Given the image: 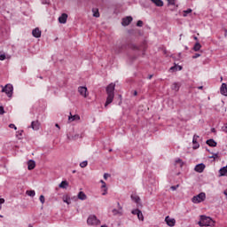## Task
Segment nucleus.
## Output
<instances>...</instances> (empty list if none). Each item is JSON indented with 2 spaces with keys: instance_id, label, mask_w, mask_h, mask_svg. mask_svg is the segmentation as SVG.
Instances as JSON below:
<instances>
[{
  "instance_id": "1a4fd4ad",
  "label": "nucleus",
  "mask_w": 227,
  "mask_h": 227,
  "mask_svg": "<svg viewBox=\"0 0 227 227\" xmlns=\"http://www.w3.org/2000/svg\"><path fill=\"white\" fill-rule=\"evenodd\" d=\"M79 120H81V116H79V114L72 115V113H70L68 116L69 123H72V121H79Z\"/></svg>"
},
{
  "instance_id": "f03ea898",
  "label": "nucleus",
  "mask_w": 227,
  "mask_h": 227,
  "mask_svg": "<svg viewBox=\"0 0 227 227\" xmlns=\"http://www.w3.org/2000/svg\"><path fill=\"white\" fill-rule=\"evenodd\" d=\"M199 226H212L214 224V220L210 218V216L201 215L200 220L198 223Z\"/></svg>"
},
{
  "instance_id": "423d86ee",
  "label": "nucleus",
  "mask_w": 227,
  "mask_h": 227,
  "mask_svg": "<svg viewBox=\"0 0 227 227\" xmlns=\"http://www.w3.org/2000/svg\"><path fill=\"white\" fill-rule=\"evenodd\" d=\"M78 93L81 95V97H83V98H87L88 95H90L86 86L78 87Z\"/></svg>"
},
{
  "instance_id": "9d476101",
  "label": "nucleus",
  "mask_w": 227,
  "mask_h": 227,
  "mask_svg": "<svg viewBox=\"0 0 227 227\" xmlns=\"http://www.w3.org/2000/svg\"><path fill=\"white\" fill-rule=\"evenodd\" d=\"M200 138V136L194 135L192 138V144H193V149L197 150V148H200V144L198 143V139Z\"/></svg>"
},
{
  "instance_id": "bb28decb",
  "label": "nucleus",
  "mask_w": 227,
  "mask_h": 227,
  "mask_svg": "<svg viewBox=\"0 0 227 227\" xmlns=\"http://www.w3.org/2000/svg\"><path fill=\"white\" fill-rule=\"evenodd\" d=\"M200 49H201V44L200 43V42H197L193 46V51H195V52H198V51H200Z\"/></svg>"
},
{
  "instance_id": "7c9ffc66",
  "label": "nucleus",
  "mask_w": 227,
  "mask_h": 227,
  "mask_svg": "<svg viewBox=\"0 0 227 227\" xmlns=\"http://www.w3.org/2000/svg\"><path fill=\"white\" fill-rule=\"evenodd\" d=\"M93 17L98 18L100 17V13L98 12V10L93 9Z\"/></svg>"
},
{
  "instance_id": "5701e85b",
  "label": "nucleus",
  "mask_w": 227,
  "mask_h": 227,
  "mask_svg": "<svg viewBox=\"0 0 227 227\" xmlns=\"http://www.w3.org/2000/svg\"><path fill=\"white\" fill-rule=\"evenodd\" d=\"M169 70H170V72H178V71L182 70V66L176 65L174 67H171Z\"/></svg>"
},
{
  "instance_id": "f3484780",
  "label": "nucleus",
  "mask_w": 227,
  "mask_h": 227,
  "mask_svg": "<svg viewBox=\"0 0 227 227\" xmlns=\"http://www.w3.org/2000/svg\"><path fill=\"white\" fill-rule=\"evenodd\" d=\"M100 182L102 184L101 188L104 189L102 192V196H106V194H107V185L106 184V182H104V180H101Z\"/></svg>"
},
{
  "instance_id": "3c124183",
  "label": "nucleus",
  "mask_w": 227,
  "mask_h": 227,
  "mask_svg": "<svg viewBox=\"0 0 227 227\" xmlns=\"http://www.w3.org/2000/svg\"><path fill=\"white\" fill-rule=\"evenodd\" d=\"M203 88V86H199L198 90H201Z\"/></svg>"
},
{
  "instance_id": "b1692460",
  "label": "nucleus",
  "mask_w": 227,
  "mask_h": 227,
  "mask_svg": "<svg viewBox=\"0 0 227 227\" xmlns=\"http://www.w3.org/2000/svg\"><path fill=\"white\" fill-rule=\"evenodd\" d=\"M207 145H208V146H217V142H215L214 139H209V140H207Z\"/></svg>"
},
{
  "instance_id": "c9c22d12",
  "label": "nucleus",
  "mask_w": 227,
  "mask_h": 227,
  "mask_svg": "<svg viewBox=\"0 0 227 227\" xmlns=\"http://www.w3.org/2000/svg\"><path fill=\"white\" fill-rule=\"evenodd\" d=\"M39 200L41 201L42 205H43V203H45V197L43 195H41L39 197Z\"/></svg>"
},
{
  "instance_id": "a18cd8bd",
  "label": "nucleus",
  "mask_w": 227,
  "mask_h": 227,
  "mask_svg": "<svg viewBox=\"0 0 227 227\" xmlns=\"http://www.w3.org/2000/svg\"><path fill=\"white\" fill-rule=\"evenodd\" d=\"M109 174H107V173H105L104 174V178H105V180H107V178H109Z\"/></svg>"
},
{
  "instance_id": "4d7b16f0",
  "label": "nucleus",
  "mask_w": 227,
  "mask_h": 227,
  "mask_svg": "<svg viewBox=\"0 0 227 227\" xmlns=\"http://www.w3.org/2000/svg\"><path fill=\"white\" fill-rule=\"evenodd\" d=\"M1 208H3V207H2V206H0V210H1Z\"/></svg>"
},
{
  "instance_id": "f257e3e1",
  "label": "nucleus",
  "mask_w": 227,
  "mask_h": 227,
  "mask_svg": "<svg viewBox=\"0 0 227 227\" xmlns=\"http://www.w3.org/2000/svg\"><path fill=\"white\" fill-rule=\"evenodd\" d=\"M116 88V84L110 83L106 88V91L107 94L106 101L105 104V107H107L109 104H113V100H114V90Z\"/></svg>"
},
{
  "instance_id": "aec40b11",
  "label": "nucleus",
  "mask_w": 227,
  "mask_h": 227,
  "mask_svg": "<svg viewBox=\"0 0 227 227\" xmlns=\"http://www.w3.org/2000/svg\"><path fill=\"white\" fill-rule=\"evenodd\" d=\"M62 200L64 203H67V205H70L72 203V200H70V196L68 195H64L62 197Z\"/></svg>"
},
{
  "instance_id": "13d9d810",
  "label": "nucleus",
  "mask_w": 227,
  "mask_h": 227,
  "mask_svg": "<svg viewBox=\"0 0 227 227\" xmlns=\"http://www.w3.org/2000/svg\"><path fill=\"white\" fill-rule=\"evenodd\" d=\"M73 173H75V170H74Z\"/></svg>"
},
{
  "instance_id": "f8f14e48",
  "label": "nucleus",
  "mask_w": 227,
  "mask_h": 227,
  "mask_svg": "<svg viewBox=\"0 0 227 227\" xmlns=\"http://www.w3.org/2000/svg\"><path fill=\"white\" fill-rule=\"evenodd\" d=\"M32 35L35 38H40V36H42V31L40 28L36 27L32 30Z\"/></svg>"
},
{
  "instance_id": "7ed1b4c3",
  "label": "nucleus",
  "mask_w": 227,
  "mask_h": 227,
  "mask_svg": "<svg viewBox=\"0 0 227 227\" xmlns=\"http://www.w3.org/2000/svg\"><path fill=\"white\" fill-rule=\"evenodd\" d=\"M87 224L89 226H100V220L97 218V215H90L87 219Z\"/></svg>"
},
{
  "instance_id": "79ce46f5",
  "label": "nucleus",
  "mask_w": 227,
  "mask_h": 227,
  "mask_svg": "<svg viewBox=\"0 0 227 227\" xmlns=\"http://www.w3.org/2000/svg\"><path fill=\"white\" fill-rule=\"evenodd\" d=\"M9 128L10 129H14V130H17V126H15V124H10Z\"/></svg>"
},
{
  "instance_id": "4be33fe9",
  "label": "nucleus",
  "mask_w": 227,
  "mask_h": 227,
  "mask_svg": "<svg viewBox=\"0 0 227 227\" xmlns=\"http://www.w3.org/2000/svg\"><path fill=\"white\" fill-rule=\"evenodd\" d=\"M78 200H81L82 201H84L88 197L83 192H80L77 195Z\"/></svg>"
},
{
  "instance_id": "2f4dec72",
  "label": "nucleus",
  "mask_w": 227,
  "mask_h": 227,
  "mask_svg": "<svg viewBox=\"0 0 227 227\" xmlns=\"http://www.w3.org/2000/svg\"><path fill=\"white\" fill-rule=\"evenodd\" d=\"M22 132H24V130L17 131L16 137H18V139H22Z\"/></svg>"
},
{
  "instance_id": "4468645a",
  "label": "nucleus",
  "mask_w": 227,
  "mask_h": 227,
  "mask_svg": "<svg viewBox=\"0 0 227 227\" xmlns=\"http://www.w3.org/2000/svg\"><path fill=\"white\" fill-rule=\"evenodd\" d=\"M220 93L223 95V97H227V85L226 83H222L220 87Z\"/></svg>"
},
{
  "instance_id": "2eb2a0df",
  "label": "nucleus",
  "mask_w": 227,
  "mask_h": 227,
  "mask_svg": "<svg viewBox=\"0 0 227 227\" xmlns=\"http://www.w3.org/2000/svg\"><path fill=\"white\" fill-rule=\"evenodd\" d=\"M68 19V15L67 13L61 14V16L59 18V22L60 24H67V20Z\"/></svg>"
},
{
  "instance_id": "c85d7f7f",
  "label": "nucleus",
  "mask_w": 227,
  "mask_h": 227,
  "mask_svg": "<svg viewBox=\"0 0 227 227\" xmlns=\"http://www.w3.org/2000/svg\"><path fill=\"white\" fill-rule=\"evenodd\" d=\"M137 215L139 221H145V216L143 215V212L140 211Z\"/></svg>"
},
{
  "instance_id": "09e8293b",
  "label": "nucleus",
  "mask_w": 227,
  "mask_h": 227,
  "mask_svg": "<svg viewBox=\"0 0 227 227\" xmlns=\"http://www.w3.org/2000/svg\"><path fill=\"white\" fill-rule=\"evenodd\" d=\"M134 96H135V97L137 96V90L134 91Z\"/></svg>"
},
{
  "instance_id": "37998d69",
  "label": "nucleus",
  "mask_w": 227,
  "mask_h": 227,
  "mask_svg": "<svg viewBox=\"0 0 227 227\" xmlns=\"http://www.w3.org/2000/svg\"><path fill=\"white\" fill-rule=\"evenodd\" d=\"M4 114V107L0 106V114Z\"/></svg>"
},
{
  "instance_id": "ddd939ff",
  "label": "nucleus",
  "mask_w": 227,
  "mask_h": 227,
  "mask_svg": "<svg viewBox=\"0 0 227 227\" xmlns=\"http://www.w3.org/2000/svg\"><path fill=\"white\" fill-rule=\"evenodd\" d=\"M132 17L131 16H127L126 18L122 19L121 24L122 26H129L130 22H132Z\"/></svg>"
},
{
  "instance_id": "e433bc0d",
  "label": "nucleus",
  "mask_w": 227,
  "mask_h": 227,
  "mask_svg": "<svg viewBox=\"0 0 227 227\" xmlns=\"http://www.w3.org/2000/svg\"><path fill=\"white\" fill-rule=\"evenodd\" d=\"M168 4L171 6H175L176 4L175 0H168Z\"/></svg>"
},
{
  "instance_id": "ea45409f",
  "label": "nucleus",
  "mask_w": 227,
  "mask_h": 227,
  "mask_svg": "<svg viewBox=\"0 0 227 227\" xmlns=\"http://www.w3.org/2000/svg\"><path fill=\"white\" fill-rule=\"evenodd\" d=\"M178 187H180V185L176 184L175 186H171L170 189H171V191H176V189H178Z\"/></svg>"
},
{
  "instance_id": "f704fd0d",
  "label": "nucleus",
  "mask_w": 227,
  "mask_h": 227,
  "mask_svg": "<svg viewBox=\"0 0 227 227\" xmlns=\"http://www.w3.org/2000/svg\"><path fill=\"white\" fill-rule=\"evenodd\" d=\"M80 166H81L82 168H86V166H88V160L82 161V162L80 163Z\"/></svg>"
},
{
  "instance_id": "473e14b6",
  "label": "nucleus",
  "mask_w": 227,
  "mask_h": 227,
  "mask_svg": "<svg viewBox=\"0 0 227 227\" xmlns=\"http://www.w3.org/2000/svg\"><path fill=\"white\" fill-rule=\"evenodd\" d=\"M131 200H133V201H135V203H139V197L138 196H134V195H132L131 196Z\"/></svg>"
},
{
  "instance_id": "a878e982",
  "label": "nucleus",
  "mask_w": 227,
  "mask_h": 227,
  "mask_svg": "<svg viewBox=\"0 0 227 227\" xmlns=\"http://www.w3.org/2000/svg\"><path fill=\"white\" fill-rule=\"evenodd\" d=\"M190 13H192V9H187L185 11H183V17H188Z\"/></svg>"
},
{
  "instance_id": "39448f33",
  "label": "nucleus",
  "mask_w": 227,
  "mask_h": 227,
  "mask_svg": "<svg viewBox=\"0 0 227 227\" xmlns=\"http://www.w3.org/2000/svg\"><path fill=\"white\" fill-rule=\"evenodd\" d=\"M2 92L5 93L7 97L12 98V95H13V85L6 84L4 87H3Z\"/></svg>"
},
{
  "instance_id": "de8ad7c7",
  "label": "nucleus",
  "mask_w": 227,
  "mask_h": 227,
  "mask_svg": "<svg viewBox=\"0 0 227 227\" xmlns=\"http://www.w3.org/2000/svg\"><path fill=\"white\" fill-rule=\"evenodd\" d=\"M223 131H224V132H227V125H225V126L223 127Z\"/></svg>"
},
{
  "instance_id": "bf43d9fd",
  "label": "nucleus",
  "mask_w": 227,
  "mask_h": 227,
  "mask_svg": "<svg viewBox=\"0 0 227 227\" xmlns=\"http://www.w3.org/2000/svg\"><path fill=\"white\" fill-rule=\"evenodd\" d=\"M0 217H3V215H0Z\"/></svg>"
},
{
  "instance_id": "8fccbe9b",
  "label": "nucleus",
  "mask_w": 227,
  "mask_h": 227,
  "mask_svg": "<svg viewBox=\"0 0 227 227\" xmlns=\"http://www.w3.org/2000/svg\"><path fill=\"white\" fill-rule=\"evenodd\" d=\"M55 127H57V129H59V124H55Z\"/></svg>"
},
{
  "instance_id": "4c0bfd02",
  "label": "nucleus",
  "mask_w": 227,
  "mask_h": 227,
  "mask_svg": "<svg viewBox=\"0 0 227 227\" xmlns=\"http://www.w3.org/2000/svg\"><path fill=\"white\" fill-rule=\"evenodd\" d=\"M6 59V55L5 54H1L0 55V61H4Z\"/></svg>"
},
{
  "instance_id": "864d4df0",
  "label": "nucleus",
  "mask_w": 227,
  "mask_h": 227,
  "mask_svg": "<svg viewBox=\"0 0 227 227\" xmlns=\"http://www.w3.org/2000/svg\"><path fill=\"white\" fill-rule=\"evenodd\" d=\"M152 77H153V75H152V74H151V75H149V79H152Z\"/></svg>"
},
{
  "instance_id": "cd10ccee",
  "label": "nucleus",
  "mask_w": 227,
  "mask_h": 227,
  "mask_svg": "<svg viewBox=\"0 0 227 227\" xmlns=\"http://www.w3.org/2000/svg\"><path fill=\"white\" fill-rule=\"evenodd\" d=\"M172 90L173 91H178V90H180V85L177 82H174L172 84Z\"/></svg>"
},
{
  "instance_id": "58836bf2",
  "label": "nucleus",
  "mask_w": 227,
  "mask_h": 227,
  "mask_svg": "<svg viewBox=\"0 0 227 227\" xmlns=\"http://www.w3.org/2000/svg\"><path fill=\"white\" fill-rule=\"evenodd\" d=\"M137 26L138 27H143V21L138 20V21L137 22Z\"/></svg>"
},
{
  "instance_id": "412c9836",
  "label": "nucleus",
  "mask_w": 227,
  "mask_h": 227,
  "mask_svg": "<svg viewBox=\"0 0 227 227\" xmlns=\"http://www.w3.org/2000/svg\"><path fill=\"white\" fill-rule=\"evenodd\" d=\"M152 3H153V4H155V6H159V7H162L164 6V2H162V0H151Z\"/></svg>"
},
{
  "instance_id": "dca6fc26",
  "label": "nucleus",
  "mask_w": 227,
  "mask_h": 227,
  "mask_svg": "<svg viewBox=\"0 0 227 227\" xmlns=\"http://www.w3.org/2000/svg\"><path fill=\"white\" fill-rule=\"evenodd\" d=\"M31 129L33 130H40V122L38 121H33L31 122Z\"/></svg>"
},
{
  "instance_id": "603ef678",
  "label": "nucleus",
  "mask_w": 227,
  "mask_h": 227,
  "mask_svg": "<svg viewBox=\"0 0 227 227\" xmlns=\"http://www.w3.org/2000/svg\"><path fill=\"white\" fill-rule=\"evenodd\" d=\"M193 38H194V40L198 41V37L194 36Z\"/></svg>"
},
{
  "instance_id": "9b49d317",
  "label": "nucleus",
  "mask_w": 227,
  "mask_h": 227,
  "mask_svg": "<svg viewBox=\"0 0 227 227\" xmlns=\"http://www.w3.org/2000/svg\"><path fill=\"white\" fill-rule=\"evenodd\" d=\"M194 169L197 173H203V171H205V164L200 163L195 166Z\"/></svg>"
},
{
  "instance_id": "0eeeda50",
  "label": "nucleus",
  "mask_w": 227,
  "mask_h": 227,
  "mask_svg": "<svg viewBox=\"0 0 227 227\" xmlns=\"http://www.w3.org/2000/svg\"><path fill=\"white\" fill-rule=\"evenodd\" d=\"M112 214L114 215H123V207H121L120 202H117V208H114L112 210Z\"/></svg>"
},
{
  "instance_id": "393cba45",
  "label": "nucleus",
  "mask_w": 227,
  "mask_h": 227,
  "mask_svg": "<svg viewBox=\"0 0 227 227\" xmlns=\"http://www.w3.org/2000/svg\"><path fill=\"white\" fill-rule=\"evenodd\" d=\"M26 194L30 196V198H35L36 195V192L34 190H29L26 192Z\"/></svg>"
},
{
  "instance_id": "5fc2aeb1",
  "label": "nucleus",
  "mask_w": 227,
  "mask_h": 227,
  "mask_svg": "<svg viewBox=\"0 0 227 227\" xmlns=\"http://www.w3.org/2000/svg\"><path fill=\"white\" fill-rule=\"evenodd\" d=\"M212 132H215V129H212Z\"/></svg>"
},
{
  "instance_id": "a211bd4d",
  "label": "nucleus",
  "mask_w": 227,
  "mask_h": 227,
  "mask_svg": "<svg viewBox=\"0 0 227 227\" xmlns=\"http://www.w3.org/2000/svg\"><path fill=\"white\" fill-rule=\"evenodd\" d=\"M27 168L29 169V170H31V169H35V168L36 167V163L35 162V160H30L29 161H28V163H27Z\"/></svg>"
},
{
  "instance_id": "49530a36",
  "label": "nucleus",
  "mask_w": 227,
  "mask_h": 227,
  "mask_svg": "<svg viewBox=\"0 0 227 227\" xmlns=\"http://www.w3.org/2000/svg\"><path fill=\"white\" fill-rule=\"evenodd\" d=\"M4 203V199H0V207Z\"/></svg>"
},
{
  "instance_id": "6ab92c4d",
  "label": "nucleus",
  "mask_w": 227,
  "mask_h": 227,
  "mask_svg": "<svg viewBox=\"0 0 227 227\" xmlns=\"http://www.w3.org/2000/svg\"><path fill=\"white\" fill-rule=\"evenodd\" d=\"M59 189H68V182L67 180L62 181L59 184Z\"/></svg>"
},
{
  "instance_id": "c756f323",
  "label": "nucleus",
  "mask_w": 227,
  "mask_h": 227,
  "mask_svg": "<svg viewBox=\"0 0 227 227\" xmlns=\"http://www.w3.org/2000/svg\"><path fill=\"white\" fill-rule=\"evenodd\" d=\"M176 164H180V167L182 168L184 166V160H182L180 158H177L176 159Z\"/></svg>"
},
{
  "instance_id": "c03bdc74",
  "label": "nucleus",
  "mask_w": 227,
  "mask_h": 227,
  "mask_svg": "<svg viewBox=\"0 0 227 227\" xmlns=\"http://www.w3.org/2000/svg\"><path fill=\"white\" fill-rule=\"evenodd\" d=\"M219 155L217 153H214L213 156L210 157V159H217Z\"/></svg>"
},
{
  "instance_id": "72a5a7b5",
  "label": "nucleus",
  "mask_w": 227,
  "mask_h": 227,
  "mask_svg": "<svg viewBox=\"0 0 227 227\" xmlns=\"http://www.w3.org/2000/svg\"><path fill=\"white\" fill-rule=\"evenodd\" d=\"M140 212H141V210H139V209H133L131 211V214H133V215H137Z\"/></svg>"
},
{
  "instance_id": "a19ab883",
  "label": "nucleus",
  "mask_w": 227,
  "mask_h": 227,
  "mask_svg": "<svg viewBox=\"0 0 227 227\" xmlns=\"http://www.w3.org/2000/svg\"><path fill=\"white\" fill-rule=\"evenodd\" d=\"M200 56H201V54L196 53L194 56H192V59H196L200 58Z\"/></svg>"
},
{
  "instance_id": "6e6552de",
  "label": "nucleus",
  "mask_w": 227,
  "mask_h": 227,
  "mask_svg": "<svg viewBox=\"0 0 227 227\" xmlns=\"http://www.w3.org/2000/svg\"><path fill=\"white\" fill-rule=\"evenodd\" d=\"M165 223L168 224V226L173 227L175 224H176V220L168 215L165 217Z\"/></svg>"
},
{
  "instance_id": "20e7f679",
  "label": "nucleus",
  "mask_w": 227,
  "mask_h": 227,
  "mask_svg": "<svg viewBox=\"0 0 227 227\" xmlns=\"http://www.w3.org/2000/svg\"><path fill=\"white\" fill-rule=\"evenodd\" d=\"M205 200H207V194H205V192H200L196 196H193V198L192 199V203H203V201H205Z\"/></svg>"
},
{
  "instance_id": "6e6d98bb",
  "label": "nucleus",
  "mask_w": 227,
  "mask_h": 227,
  "mask_svg": "<svg viewBox=\"0 0 227 227\" xmlns=\"http://www.w3.org/2000/svg\"><path fill=\"white\" fill-rule=\"evenodd\" d=\"M109 152H113V149H110Z\"/></svg>"
}]
</instances>
